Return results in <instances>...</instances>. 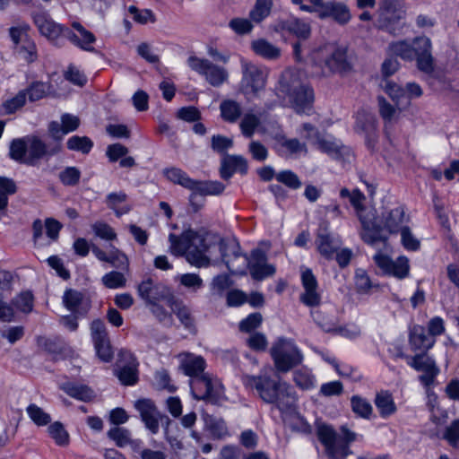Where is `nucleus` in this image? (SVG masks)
<instances>
[{"label":"nucleus","instance_id":"obj_1","mask_svg":"<svg viewBox=\"0 0 459 459\" xmlns=\"http://www.w3.org/2000/svg\"><path fill=\"white\" fill-rule=\"evenodd\" d=\"M242 383L246 388L255 390L266 403H272L281 412L294 409L297 396L293 388L286 382L275 380L266 374L245 375Z\"/></svg>","mask_w":459,"mask_h":459},{"label":"nucleus","instance_id":"obj_2","mask_svg":"<svg viewBox=\"0 0 459 459\" xmlns=\"http://www.w3.org/2000/svg\"><path fill=\"white\" fill-rule=\"evenodd\" d=\"M170 252L176 256H186L188 263L197 267H204L209 264V258L205 255L210 247L204 234L193 230H185L177 236L170 233Z\"/></svg>","mask_w":459,"mask_h":459},{"label":"nucleus","instance_id":"obj_3","mask_svg":"<svg viewBox=\"0 0 459 459\" xmlns=\"http://www.w3.org/2000/svg\"><path fill=\"white\" fill-rule=\"evenodd\" d=\"M311 62L315 69L312 74L318 77H328L351 69L347 57V48L336 44H325L313 51Z\"/></svg>","mask_w":459,"mask_h":459},{"label":"nucleus","instance_id":"obj_4","mask_svg":"<svg viewBox=\"0 0 459 459\" xmlns=\"http://www.w3.org/2000/svg\"><path fill=\"white\" fill-rule=\"evenodd\" d=\"M278 95L288 99L290 107L298 113H308L314 102L312 87L302 82L298 75L284 73L279 82Z\"/></svg>","mask_w":459,"mask_h":459},{"label":"nucleus","instance_id":"obj_5","mask_svg":"<svg viewBox=\"0 0 459 459\" xmlns=\"http://www.w3.org/2000/svg\"><path fill=\"white\" fill-rule=\"evenodd\" d=\"M359 220L363 229L360 233L361 238L365 243L374 245L385 239L381 235L383 229L391 234L398 233L405 227L403 224L408 222L409 217L405 214L404 207L399 205L382 213L383 226L365 218Z\"/></svg>","mask_w":459,"mask_h":459},{"label":"nucleus","instance_id":"obj_6","mask_svg":"<svg viewBox=\"0 0 459 459\" xmlns=\"http://www.w3.org/2000/svg\"><path fill=\"white\" fill-rule=\"evenodd\" d=\"M320 442L331 459H345L351 454L349 446L358 440L359 435L346 426L340 428V434L328 425H321L317 429Z\"/></svg>","mask_w":459,"mask_h":459},{"label":"nucleus","instance_id":"obj_7","mask_svg":"<svg viewBox=\"0 0 459 459\" xmlns=\"http://www.w3.org/2000/svg\"><path fill=\"white\" fill-rule=\"evenodd\" d=\"M271 356L278 372L286 373L302 362L303 356L293 341L279 338L271 348Z\"/></svg>","mask_w":459,"mask_h":459},{"label":"nucleus","instance_id":"obj_8","mask_svg":"<svg viewBox=\"0 0 459 459\" xmlns=\"http://www.w3.org/2000/svg\"><path fill=\"white\" fill-rule=\"evenodd\" d=\"M189 385L195 400H204L212 404L219 402L222 393L220 381L207 372L190 379Z\"/></svg>","mask_w":459,"mask_h":459},{"label":"nucleus","instance_id":"obj_9","mask_svg":"<svg viewBox=\"0 0 459 459\" xmlns=\"http://www.w3.org/2000/svg\"><path fill=\"white\" fill-rule=\"evenodd\" d=\"M313 5L303 8L306 13H316L321 20L333 19L341 25L348 23L351 18L348 6L335 1L308 0Z\"/></svg>","mask_w":459,"mask_h":459},{"label":"nucleus","instance_id":"obj_10","mask_svg":"<svg viewBox=\"0 0 459 459\" xmlns=\"http://www.w3.org/2000/svg\"><path fill=\"white\" fill-rule=\"evenodd\" d=\"M187 65L193 71L204 76L213 87H220L228 80V71L209 59L191 56L187 59Z\"/></svg>","mask_w":459,"mask_h":459},{"label":"nucleus","instance_id":"obj_11","mask_svg":"<svg viewBox=\"0 0 459 459\" xmlns=\"http://www.w3.org/2000/svg\"><path fill=\"white\" fill-rule=\"evenodd\" d=\"M49 91V85L43 82H33L26 89L20 91L14 97L7 100L4 103V110L7 114H13L22 108L27 100L31 102L39 100L47 96Z\"/></svg>","mask_w":459,"mask_h":459},{"label":"nucleus","instance_id":"obj_12","mask_svg":"<svg viewBox=\"0 0 459 459\" xmlns=\"http://www.w3.org/2000/svg\"><path fill=\"white\" fill-rule=\"evenodd\" d=\"M240 64L243 74L241 84L244 92L257 94L265 86L266 71L246 59H241Z\"/></svg>","mask_w":459,"mask_h":459},{"label":"nucleus","instance_id":"obj_13","mask_svg":"<svg viewBox=\"0 0 459 459\" xmlns=\"http://www.w3.org/2000/svg\"><path fill=\"white\" fill-rule=\"evenodd\" d=\"M303 292L299 294V301L308 307H317L321 305L322 295L318 290L316 277L310 269H305L300 275Z\"/></svg>","mask_w":459,"mask_h":459},{"label":"nucleus","instance_id":"obj_14","mask_svg":"<svg viewBox=\"0 0 459 459\" xmlns=\"http://www.w3.org/2000/svg\"><path fill=\"white\" fill-rule=\"evenodd\" d=\"M373 259L385 274L397 279H404L409 275L410 264L406 256H399L394 261L388 255L378 252L373 256Z\"/></svg>","mask_w":459,"mask_h":459},{"label":"nucleus","instance_id":"obj_15","mask_svg":"<svg viewBox=\"0 0 459 459\" xmlns=\"http://www.w3.org/2000/svg\"><path fill=\"white\" fill-rule=\"evenodd\" d=\"M316 245L322 256L332 260L335 252L339 250L342 241L329 231L328 222H322L317 230Z\"/></svg>","mask_w":459,"mask_h":459},{"label":"nucleus","instance_id":"obj_16","mask_svg":"<svg viewBox=\"0 0 459 459\" xmlns=\"http://www.w3.org/2000/svg\"><path fill=\"white\" fill-rule=\"evenodd\" d=\"M27 158L25 164L35 166L39 160L45 156H53L61 151L59 143L53 146H48L41 139L37 136H27Z\"/></svg>","mask_w":459,"mask_h":459},{"label":"nucleus","instance_id":"obj_17","mask_svg":"<svg viewBox=\"0 0 459 459\" xmlns=\"http://www.w3.org/2000/svg\"><path fill=\"white\" fill-rule=\"evenodd\" d=\"M405 11L403 9H394L391 5L384 7L377 19L379 29L396 35L404 26Z\"/></svg>","mask_w":459,"mask_h":459},{"label":"nucleus","instance_id":"obj_18","mask_svg":"<svg viewBox=\"0 0 459 459\" xmlns=\"http://www.w3.org/2000/svg\"><path fill=\"white\" fill-rule=\"evenodd\" d=\"M408 364L415 370L423 372L419 377L422 385L429 387L434 384L436 377L439 373V369L435 360L426 355L425 352L412 357L411 360L408 361Z\"/></svg>","mask_w":459,"mask_h":459},{"label":"nucleus","instance_id":"obj_19","mask_svg":"<svg viewBox=\"0 0 459 459\" xmlns=\"http://www.w3.org/2000/svg\"><path fill=\"white\" fill-rule=\"evenodd\" d=\"M248 268L252 278L255 281H263L273 276L276 271L273 264L267 263L265 252L258 248L252 251Z\"/></svg>","mask_w":459,"mask_h":459},{"label":"nucleus","instance_id":"obj_20","mask_svg":"<svg viewBox=\"0 0 459 459\" xmlns=\"http://www.w3.org/2000/svg\"><path fill=\"white\" fill-rule=\"evenodd\" d=\"M72 30L69 28L65 30V38L69 39L74 46L82 50L92 52L94 48L92 44L96 41V38L90 30H86L80 22H73Z\"/></svg>","mask_w":459,"mask_h":459},{"label":"nucleus","instance_id":"obj_21","mask_svg":"<svg viewBox=\"0 0 459 459\" xmlns=\"http://www.w3.org/2000/svg\"><path fill=\"white\" fill-rule=\"evenodd\" d=\"M32 19L40 34L47 37L48 39L55 40L60 35L65 36L66 27L56 23L47 12H34L32 13Z\"/></svg>","mask_w":459,"mask_h":459},{"label":"nucleus","instance_id":"obj_22","mask_svg":"<svg viewBox=\"0 0 459 459\" xmlns=\"http://www.w3.org/2000/svg\"><path fill=\"white\" fill-rule=\"evenodd\" d=\"M123 360L117 364V377L125 385H133L138 381V363L135 358L129 352L121 354Z\"/></svg>","mask_w":459,"mask_h":459},{"label":"nucleus","instance_id":"obj_23","mask_svg":"<svg viewBox=\"0 0 459 459\" xmlns=\"http://www.w3.org/2000/svg\"><path fill=\"white\" fill-rule=\"evenodd\" d=\"M170 422L169 416L159 411L152 400L145 399V429L156 434L161 426L167 432Z\"/></svg>","mask_w":459,"mask_h":459},{"label":"nucleus","instance_id":"obj_24","mask_svg":"<svg viewBox=\"0 0 459 459\" xmlns=\"http://www.w3.org/2000/svg\"><path fill=\"white\" fill-rule=\"evenodd\" d=\"M417 51L415 59L417 67L425 74H431L434 70V59L431 54V41L427 37L416 38Z\"/></svg>","mask_w":459,"mask_h":459},{"label":"nucleus","instance_id":"obj_25","mask_svg":"<svg viewBox=\"0 0 459 459\" xmlns=\"http://www.w3.org/2000/svg\"><path fill=\"white\" fill-rule=\"evenodd\" d=\"M179 368L186 376L193 379L204 373L206 368L205 359L194 353L185 352L178 355Z\"/></svg>","mask_w":459,"mask_h":459},{"label":"nucleus","instance_id":"obj_26","mask_svg":"<svg viewBox=\"0 0 459 459\" xmlns=\"http://www.w3.org/2000/svg\"><path fill=\"white\" fill-rule=\"evenodd\" d=\"M107 437L113 441L117 447L124 448L129 446L143 459V450H141L140 447L141 441L134 440L129 429L116 426L108 430Z\"/></svg>","mask_w":459,"mask_h":459},{"label":"nucleus","instance_id":"obj_27","mask_svg":"<svg viewBox=\"0 0 459 459\" xmlns=\"http://www.w3.org/2000/svg\"><path fill=\"white\" fill-rule=\"evenodd\" d=\"M62 301L68 310L79 316H85L91 307L90 300L82 292L73 289L64 292Z\"/></svg>","mask_w":459,"mask_h":459},{"label":"nucleus","instance_id":"obj_28","mask_svg":"<svg viewBox=\"0 0 459 459\" xmlns=\"http://www.w3.org/2000/svg\"><path fill=\"white\" fill-rule=\"evenodd\" d=\"M175 300L176 298L169 288L162 284L152 286L150 281H145V305L165 303L170 307Z\"/></svg>","mask_w":459,"mask_h":459},{"label":"nucleus","instance_id":"obj_29","mask_svg":"<svg viewBox=\"0 0 459 459\" xmlns=\"http://www.w3.org/2000/svg\"><path fill=\"white\" fill-rule=\"evenodd\" d=\"M246 174L247 163L245 158L239 155H227L222 159L220 174L224 180H229L235 172Z\"/></svg>","mask_w":459,"mask_h":459},{"label":"nucleus","instance_id":"obj_30","mask_svg":"<svg viewBox=\"0 0 459 459\" xmlns=\"http://www.w3.org/2000/svg\"><path fill=\"white\" fill-rule=\"evenodd\" d=\"M436 342L426 329L419 325H414L409 334V342L413 351H428L431 349Z\"/></svg>","mask_w":459,"mask_h":459},{"label":"nucleus","instance_id":"obj_31","mask_svg":"<svg viewBox=\"0 0 459 459\" xmlns=\"http://www.w3.org/2000/svg\"><path fill=\"white\" fill-rule=\"evenodd\" d=\"M225 189V185L219 181H199L195 179L194 187L189 196L193 204L197 195H221Z\"/></svg>","mask_w":459,"mask_h":459},{"label":"nucleus","instance_id":"obj_32","mask_svg":"<svg viewBox=\"0 0 459 459\" xmlns=\"http://www.w3.org/2000/svg\"><path fill=\"white\" fill-rule=\"evenodd\" d=\"M250 48L256 56L266 60H275L281 56V49L264 39L252 40Z\"/></svg>","mask_w":459,"mask_h":459},{"label":"nucleus","instance_id":"obj_33","mask_svg":"<svg viewBox=\"0 0 459 459\" xmlns=\"http://www.w3.org/2000/svg\"><path fill=\"white\" fill-rule=\"evenodd\" d=\"M356 131L364 134L368 147H372L376 140L377 120L373 116L366 115L357 119Z\"/></svg>","mask_w":459,"mask_h":459},{"label":"nucleus","instance_id":"obj_34","mask_svg":"<svg viewBox=\"0 0 459 459\" xmlns=\"http://www.w3.org/2000/svg\"><path fill=\"white\" fill-rule=\"evenodd\" d=\"M169 307L186 329L190 332L195 330V318L188 307H186L181 300L176 299Z\"/></svg>","mask_w":459,"mask_h":459},{"label":"nucleus","instance_id":"obj_35","mask_svg":"<svg viewBox=\"0 0 459 459\" xmlns=\"http://www.w3.org/2000/svg\"><path fill=\"white\" fill-rule=\"evenodd\" d=\"M381 86L397 106L404 108L410 105V98L404 88L386 79L382 82Z\"/></svg>","mask_w":459,"mask_h":459},{"label":"nucleus","instance_id":"obj_36","mask_svg":"<svg viewBox=\"0 0 459 459\" xmlns=\"http://www.w3.org/2000/svg\"><path fill=\"white\" fill-rule=\"evenodd\" d=\"M221 118L228 123H236L242 116L241 105L234 100H224L220 104Z\"/></svg>","mask_w":459,"mask_h":459},{"label":"nucleus","instance_id":"obj_37","mask_svg":"<svg viewBox=\"0 0 459 459\" xmlns=\"http://www.w3.org/2000/svg\"><path fill=\"white\" fill-rule=\"evenodd\" d=\"M317 142L319 149L333 159L339 160L349 152L348 148L340 141L319 138Z\"/></svg>","mask_w":459,"mask_h":459},{"label":"nucleus","instance_id":"obj_38","mask_svg":"<svg viewBox=\"0 0 459 459\" xmlns=\"http://www.w3.org/2000/svg\"><path fill=\"white\" fill-rule=\"evenodd\" d=\"M164 176L172 183L179 185L192 191L195 179L191 178L184 170L179 168L171 167L165 169Z\"/></svg>","mask_w":459,"mask_h":459},{"label":"nucleus","instance_id":"obj_39","mask_svg":"<svg viewBox=\"0 0 459 459\" xmlns=\"http://www.w3.org/2000/svg\"><path fill=\"white\" fill-rule=\"evenodd\" d=\"M389 49L396 56L406 61H411L414 59L417 51L416 39L412 44L405 40L393 42L389 45Z\"/></svg>","mask_w":459,"mask_h":459},{"label":"nucleus","instance_id":"obj_40","mask_svg":"<svg viewBox=\"0 0 459 459\" xmlns=\"http://www.w3.org/2000/svg\"><path fill=\"white\" fill-rule=\"evenodd\" d=\"M375 404L382 418H387L396 411V405L393 396L388 392H380L377 394Z\"/></svg>","mask_w":459,"mask_h":459},{"label":"nucleus","instance_id":"obj_41","mask_svg":"<svg viewBox=\"0 0 459 459\" xmlns=\"http://www.w3.org/2000/svg\"><path fill=\"white\" fill-rule=\"evenodd\" d=\"M62 389L69 396L82 402H89L94 397V392L84 385L67 383L63 385Z\"/></svg>","mask_w":459,"mask_h":459},{"label":"nucleus","instance_id":"obj_42","mask_svg":"<svg viewBox=\"0 0 459 459\" xmlns=\"http://www.w3.org/2000/svg\"><path fill=\"white\" fill-rule=\"evenodd\" d=\"M126 195L123 192L110 193L107 195V205L112 209L116 215L120 217L130 211V207L126 204Z\"/></svg>","mask_w":459,"mask_h":459},{"label":"nucleus","instance_id":"obj_43","mask_svg":"<svg viewBox=\"0 0 459 459\" xmlns=\"http://www.w3.org/2000/svg\"><path fill=\"white\" fill-rule=\"evenodd\" d=\"M310 315L323 331L332 333L336 330L337 321L333 316L326 315L320 309L311 310Z\"/></svg>","mask_w":459,"mask_h":459},{"label":"nucleus","instance_id":"obj_44","mask_svg":"<svg viewBox=\"0 0 459 459\" xmlns=\"http://www.w3.org/2000/svg\"><path fill=\"white\" fill-rule=\"evenodd\" d=\"M27 136L23 138H15L10 143L9 156L12 160L25 163L27 158Z\"/></svg>","mask_w":459,"mask_h":459},{"label":"nucleus","instance_id":"obj_45","mask_svg":"<svg viewBox=\"0 0 459 459\" xmlns=\"http://www.w3.org/2000/svg\"><path fill=\"white\" fill-rule=\"evenodd\" d=\"M351 406L352 411L359 417L363 419H369L370 415L372 414L373 408L370 403L359 396V395H353L351 398Z\"/></svg>","mask_w":459,"mask_h":459},{"label":"nucleus","instance_id":"obj_46","mask_svg":"<svg viewBox=\"0 0 459 459\" xmlns=\"http://www.w3.org/2000/svg\"><path fill=\"white\" fill-rule=\"evenodd\" d=\"M66 146L70 151L88 154L93 147V142L87 136L73 135L67 140Z\"/></svg>","mask_w":459,"mask_h":459},{"label":"nucleus","instance_id":"obj_47","mask_svg":"<svg viewBox=\"0 0 459 459\" xmlns=\"http://www.w3.org/2000/svg\"><path fill=\"white\" fill-rule=\"evenodd\" d=\"M284 28L301 39L308 38L311 32L310 25L297 18H291L286 21Z\"/></svg>","mask_w":459,"mask_h":459},{"label":"nucleus","instance_id":"obj_48","mask_svg":"<svg viewBox=\"0 0 459 459\" xmlns=\"http://www.w3.org/2000/svg\"><path fill=\"white\" fill-rule=\"evenodd\" d=\"M204 419L206 428L210 430L213 437L221 438L227 434V426L222 419L216 418L208 414H205Z\"/></svg>","mask_w":459,"mask_h":459},{"label":"nucleus","instance_id":"obj_49","mask_svg":"<svg viewBox=\"0 0 459 459\" xmlns=\"http://www.w3.org/2000/svg\"><path fill=\"white\" fill-rule=\"evenodd\" d=\"M154 386L159 390H165L170 394L177 391V386L172 383L168 370L161 368L154 374Z\"/></svg>","mask_w":459,"mask_h":459},{"label":"nucleus","instance_id":"obj_50","mask_svg":"<svg viewBox=\"0 0 459 459\" xmlns=\"http://www.w3.org/2000/svg\"><path fill=\"white\" fill-rule=\"evenodd\" d=\"M17 186L12 178L0 177V210H4L8 204V196L15 194Z\"/></svg>","mask_w":459,"mask_h":459},{"label":"nucleus","instance_id":"obj_51","mask_svg":"<svg viewBox=\"0 0 459 459\" xmlns=\"http://www.w3.org/2000/svg\"><path fill=\"white\" fill-rule=\"evenodd\" d=\"M48 432L57 446H64L68 445L69 434L61 422L56 421L50 424L48 428Z\"/></svg>","mask_w":459,"mask_h":459},{"label":"nucleus","instance_id":"obj_52","mask_svg":"<svg viewBox=\"0 0 459 459\" xmlns=\"http://www.w3.org/2000/svg\"><path fill=\"white\" fill-rule=\"evenodd\" d=\"M295 384L303 390H309L315 387V377L307 368H300L293 374Z\"/></svg>","mask_w":459,"mask_h":459},{"label":"nucleus","instance_id":"obj_53","mask_svg":"<svg viewBox=\"0 0 459 459\" xmlns=\"http://www.w3.org/2000/svg\"><path fill=\"white\" fill-rule=\"evenodd\" d=\"M340 197L342 199H349L351 205L357 212H359L364 209L363 202L365 200V195L359 189H354L351 192L348 188L342 187L340 190Z\"/></svg>","mask_w":459,"mask_h":459},{"label":"nucleus","instance_id":"obj_54","mask_svg":"<svg viewBox=\"0 0 459 459\" xmlns=\"http://www.w3.org/2000/svg\"><path fill=\"white\" fill-rule=\"evenodd\" d=\"M259 125V117L255 114L247 113L243 117L239 126L242 134L247 138H251Z\"/></svg>","mask_w":459,"mask_h":459},{"label":"nucleus","instance_id":"obj_55","mask_svg":"<svg viewBox=\"0 0 459 459\" xmlns=\"http://www.w3.org/2000/svg\"><path fill=\"white\" fill-rule=\"evenodd\" d=\"M275 179L279 183H281L287 187L293 190H297L302 186V183L299 176L290 169H285L278 172L275 175Z\"/></svg>","mask_w":459,"mask_h":459},{"label":"nucleus","instance_id":"obj_56","mask_svg":"<svg viewBox=\"0 0 459 459\" xmlns=\"http://www.w3.org/2000/svg\"><path fill=\"white\" fill-rule=\"evenodd\" d=\"M101 281L108 289H119L126 286V278L122 272L111 271L102 276Z\"/></svg>","mask_w":459,"mask_h":459},{"label":"nucleus","instance_id":"obj_57","mask_svg":"<svg viewBox=\"0 0 459 459\" xmlns=\"http://www.w3.org/2000/svg\"><path fill=\"white\" fill-rule=\"evenodd\" d=\"M220 252L222 262L230 260L238 255H241L240 247L238 243L234 240H223L221 239L219 242Z\"/></svg>","mask_w":459,"mask_h":459},{"label":"nucleus","instance_id":"obj_58","mask_svg":"<svg viewBox=\"0 0 459 459\" xmlns=\"http://www.w3.org/2000/svg\"><path fill=\"white\" fill-rule=\"evenodd\" d=\"M26 411L30 419L37 426H46L51 421L50 415L45 412L40 407L34 403L30 404L27 407Z\"/></svg>","mask_w":459,"mask_h":459},{"label":"nucleus","instance_id":"obj_59","mask_svg":"<svg viewBox=\"0 0 459 459\" xmlns=\"http://www.w3.org/2000/svg\"><path fill=\"white\" fill-rule=\"evenodd\" d=\"M272 0H256L254 9L250 12L253 22H260L266 18L271 12Z\"/></svg>","mask_w":459,"mask_h":459},{"label":"nucleus","instance_id":"obj_60","mask_svg":"<svg viewBox=\"0 0 459 459\" xmlns=\"http://www.w3.org/2000/svg\"><path fill=\"white\" fill-rule=\"evenodd\" d=\"M60 182L66 186H76L81 178V171L78 168L70 166L65 168L58 175Z\"/></svg>","mask_w":459,"mask_h":459},{"label":"nucleus","instance_id":"obj_61","mask_svg":"<svg viewBox=\"0 0 459 459\" xmlns=\"http://www.w3.org/2000/svg\"><path fill=\"white\" fill-rule=\"evenodd\" d=\"M250 260L245 255L241 254L230 260L224 262L228 270L233 274L245 273L246 268L248 267Z\"/></svg>","mask_w":459,"mask_h":459},{"label":"nucleus","instance_id":"obj_62","mask_svg":"<svg viewBox=\"0 0 459 459\" xmlns=\"http://www.w3.org/2000/svg\"><path fill=\"white\" fill-rule=\"evenodd\" d=\"M165 303L147 304L152 314L165 326H171L173 324L172 315L168 312L164 306Z\"/></svg>","mask_w":459,"mask_h":459},{"label":"nucleus","instance_id":"obj_63","mask_svg":"<svg viewBox=\"0 0 459 459\" xmlns=\"http://www.w3.org/2000/svg\"><path fill=\"white\" fill-rule=\"evenodd\" d=\"M90 332L93 344L109 338L105 323L100 319H95L91 323Z\"/></svg>","mask_w":459,"mask_h":459},{"label":"nucleus","instance_id":"obj_64","mask_svg":"<svg viewBox=\"0 0 459 459\" xmlns=\"http://www.w3.org/2000/svg\"><path fill=\"white\" fill-rule=\"evenodd\" d=\"M263 322V316L259 312L248 315L239 322V330L244 333H251L258 328Z\"/></svg>","mask_w":459,"mask_h":459}]
</instances>
